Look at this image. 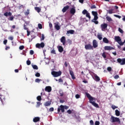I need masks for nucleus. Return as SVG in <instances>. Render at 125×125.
<instances>
[{
  "label": "nucleus",
  "mask_w": 125,
  "mask_h": 125,
  "mask_svg": "<svg viewBox=\"0 0 125 125\" xmlns=\"http://www.w3.org/2000/svg\"><path fill=\"white\" fill-rule=\"evenodd\" d=\"M51 53H52V54H56V52H55V50L53 49V50L51 51Z\"/></svg>",
  "instance_id": "nucleus-51"
},
{
  "label": "nucleus",
  "mask_w": 125,
  "mask_h": 125,
  "mask_svg": "<svg viewBox=\"0 0 125 125\" xmlns=\"http://www.w3.org/2000/svg\"><path fill=\"white\" fill-rule=\"evenodd\" d=\"M45 91H47V92H51V90H52V89L51 87L50 86H46L45 88Z\"/></svg>",
  "instance_id": "nucleus-15"
},
{
  "label": "nucleus",
  "mask_w": 125,
  "mask_h": 125,
  "mask_svg": "<svg viewBox=\"0 0 125 125\" xmlns=\"http://www.w3.org/2000/svg\"><path fill=\"white\" fill-rule=\"evenodd\" d=\"M62 74L61 71H53L51 72V75L53 76L54 78H57V77H60Z\"/></svg>",
  "instance_id": "nucleus-3"
},
{
  "label": "nucleus",
  "mask_w": 125,
  "mask_h": 125,
  "mask_svg": "<svg viewBox=\"0 0 125 125\" xmlns=\"http://www.w3.org/2000/svg\"><path fill=\"white\" fill-rule=\"evenodd\" d=\"M69 8H70V6L69 5H66L62 9V12L64 13L66 12L68 9H69Z\"/></svg>",
  "instance_id": "nucleus-13"
},
{
  "label": "nucleus",
  "mask_w": 125,
  "mask_h": 125,
  "mask_svg": "<svg viewBox=\"0 0 125 125\" xmlns=\"http://www.w3.org/2000/svg\"><path fill=\"white\" fill-rule=\"evenodd\" d=\"M90 8H91V9H94L96 8V5H93L91 6Z\"/></svg>",
  "instance_id": "nucleus-41"
},
{
  "label": "nucleus",
  "mask_w": 125,
  "mask_h": 125,
  "mask_svg": "<svg viewBox=\"0 0 125 125\" xmlns=\"http://www.w3.org/2000/svg\"><path fill=\"white\" fill-rule=\"evenodd\" d=\"M97 19H98V16H94V18L93 20H94V21H96V20H97Z\"/></svg>",
  "instance_id": "nucleus-52"
},
{
  "label": "nucleus",
  "mask_w": 125,
  "mask_h": 125,
  "mask_svg": "<svg viewBox=\"0 0 125 125\" xmlns=\"http://www.w3.org/2000/svg\"><path fill=\"white\" fill-rule=\"evenodd\" d=\"M44 34H42V37H41V42L42 41H43L44 40Z\"/></svg>",
  "instance_id": "nucleus-40"
},
{
  "label": "nucleus",
  "mask_w": 125,
  "mask_h": 125,
  "mask_svg": "<svg viewBox=\"0 0 125 125\" xmlns=\"http://www.w3.org/2000/svg\"><path fill=\"white\" fill-rule=\"evenodd\" d=\"M88 13L87 10L84 9L82 13L83 14V15H85V14H87Z\"/></svg>",
  "instance_id": "nucleus-33"
},
{
  "label": "nucleus",
  "mask_w": 125,
  "mask_h": 125,
  "mask_svg": "<svg viewBox=\"0 0 125 125\" xmlns=\"http://www.w3.org/2000/svg\"><path fill=\"white\" fill-rule=\"evenodd\" d=\"M24 47V45H21L19 47V49H20V50H23Z\"/></svg>",
  "instance_id": "nucleus-42"
},
{
  "label": "nucleus",
  "mask_w": 125,
  "mask_h": 125,
  "mask_svg": "<svg viewBox=\"0 0 125 125\" xmlns=\"http://www.w3.org/2000/svg\"><path fill=\"white\" fill-rule=\"evenodd\" d=\"M58 48L59 52H63L64 49H63V47H62V46H58Z\"/></svg>",
  "instance_id": "nucleus-19"
},
{
  "label": "nucleus",
  "mask_w": 125,
  "mask_h": 125,
  "mask_svg": "<svg viewBox=\"0 0 125 125\" xmlns=\"http://www.w3.org/2000/svg\"><path fill=\"white\" fill-rule=\"evenodd\" d=\"M67 113H68V114H72V111L70 109H69L67 111Z\"/></svg>",
  "instance_id": "nucleus-60"
},
{
  "label": "nucleus",
  "mask_w": 125,
  "mask_h": 125,
  "mask_svg": "<svg viewBox=\"0 0 125 125\" xmlns=\"http://www.w3.org/2000/svg\"><path fill=\"white\" fill-rule=\"evenodd\" d=\"M86 96L88 98L89 100V103L92 104L94 107H95V108H99V105H98V104H97L95 103V98L93 97L89 94L88 93H86Z\"/></svg>",
  "instance_id": "nucleus-1"
},
{
  "label": "nucleus",
  "mask_w": 125,
  "mask_h": 125,
  "mask_svg": "<svg viewBox=\"0 0 125 125\" xmlns=\"http://www.w3.org/2000/svg\"><path fill=\"white\" fill-rule=\"evenodd\" d=\"M69 74L71 76V78L72 80H76V77H75V75H74V72L72 70H69Z\"/></svg>",
  "instance_id": "nucleus-14"
},
{
  "label": "nucleus",
  "mask_w": 125,
  "mask_h": 125,
  "mask_svg": "<svg viewBox=\"0 0 125 125\" xmlns=\"http://www.w3.org/2000/svg\"><path fill=\"white\" fill-rule=\"evenodd\" d=\"M40 118L39 117H35L33 119V122L34 123H38V122H40Z\"/></svg>",
  "instance_id": "nucleus-17"
},
{
  "label": "nucleus",
  "mask_w": 125,
  "mask_h": 125,
  "mask_svg": "<svg viewBox=\"0 0 125 125\" xmlns=\"http://www.w3.org/2000/svg\"><path fill=\"white\" fill-rule=\"evenodd\" d=\"M117 61L120 65H125V58H119L117 60Z\"/></svg>",
  "instance_id": "nucleus-5"
},
{
  "label": "nucleus",
  "mask_w": 125,
  "mask_h": 125,
  "mask_svg": "<svg viewBox=\"0 0 125 125\" xmlns=\"http://www.w3.org/2000/svg\"><path fill=\"white\" fill-rule=\"evenodd\" d=\"M37 99L38 101H42V96H38L37 97Z\"/></svg>",
  "instance_id": "nucleus-36"
},
{
  "label": "nucleus",
  "mask_w": 125,
  "mask_h": 125,
  "mask_svg": "<svg viewBox=\"0 0 125 125\" xmlns=\"http://www.w3.org/2000/svg\"><path fill=\"white\" fill-rule=\"evenodd\" d=\"M114 79H115V80H117L118 79H119V78H120V76H119V75H115L114 77Z\"/></svg>",
  "instance_id": "nucleus-56"
},
{
  "label": "nucleus",
  "mask_w": 125,
  "mask_h": 125,
  "mask_svg": "<svg viewBox=\"0 0 125 125\" xmlns=\"http://www.w3.org/2000/svg\"><path fill=\"white\" fill-rule=\"evenodd\" d=\"M107 27H108V24L105 23H104L101 25V28L102 29V31H104V30H106V29H107Z\"/></svg>",
  "instance_id": "nucleus-9"
},
{
  "label": "nucleus",
  "mask_w": 125,
  "mask_h": 125,
  "mask_svg": "<svg viewBox=\"0 0 125 125\" xmlns=\"http://www.w3.org/2000/svg\"><path fill=\"white\" fill-rule=\"evenodd\" d=\"M120 114L121 113H120V111L118 109H116L115 110V115H116V116H117V117H119V116H120Z\"/></svg>",
  "instance_id": "nucleus-25"
},
{
  "label": "nucleus",
  "mask_w": 125,
  "mask_h": 125,
  "mask_svg": "<svg viewBox=\"0 0 125 125\" xmlns=\"http://www.w3.org/2000/svg\"><path fill=\"white\" fill-rule=\"evenodd\" d=\"M92 14L93 16H97L98 15V13L96 11H92Z\"/></svg>",
  "instance_id": "nucleus-30"
},
{
  "label": "nucleus",
  "mask_w": 125,
  "mask_h": 125,
  "mask_svg": "<svg viewBox=\"0 0 125 125\" xmlns=\"http://www.w3.org/2000/svg\"><path fill=\"white\" fill-rule=\"evenodd\" d=\"M23 29L24 30H26V31H28V30H29V28L26 27V24L23 25Z\"/></svg>",
  "instance_id": "nucleus-47"
},
{
  "label": "nucleus",
  "mask_w": 125,
  "mask_h": 125,
  "mask_svg": "<svg viewBox=\"0 0 125 125\" xmlns=\"http://www.w3.org/2000/svg\"><path fill=\"white\" fill-rule=\"evenodd\" d=\"M107 71H108V72H111V71H112V67H108L107 68Z\"/></svg>",
  "instance_id": "nucleus-46"
},
{
  "label": "nucleus",
  "mask_w": 125,
  "mask_h": 125,
  "mask_svg": "<svg viewBox=\"0 0 125 125\" xmlns=\"http://www.w3.org/2000/svg\"><path fill=\"white\" fill-rule=\"evenodd\" d=\"M62 112V113H64L65 112V109H64V105H61L58 108V113H60V112Z\"/></svg>",
  "instance_id": "nucleus-8"
},
{
  "label": "nucleus",
  "mask_w": 125,
  "mask_h": 125,
  "mask_svg": "<svg viewBox=\"0 0 125 125\" xmlns=\"http://www.w3.org/2000/svg\"><path fill=\"white\" fill-rule=\"evenodd\" d=\"M97 38H98V39L100 41H101V40H102V39H103V38L102 37V35H100V34H98Z\"/></svg>",
  "instance_id": "nucleus-28"
},
{
  "label": "nucleus",
  "mask_w": 125,
  "mask_h": 125,
  "mask_svg": "<svg viewBox=\"0 0 125 125\" xmlns=\"http://www.w3.org/2000/svg\"><path fill=\"white\" fill-rule=\"evenodd\" d=\"M95 125H100V122L99 121H96L95 123Z\"/></svg>",
  "instance_id": "nucleus-57"
},
{
  "label": "nucleus",
  "mask_w": 125,
  "mask_h": 125,
  "mask_svg": "<svg viewBox=\"0 0 125 125\" xmlns=\"http://www.w3.org/2000/svg\"><path fill=\"white\" fill-rule=\"evenodd\" d=\"M90 125H94V123L93 122V120H90Z\"/></svg>",
  "instance_id": "nucleus-61"
},
{
  "label": "nucleus",
  "mask_w": 125,
  "mask_h": 125,
  "mask_svg": "<svg viewBox=\"0 0 125 125\" xmlns=\"http://www.w3.org/2000/svg\"><path fill=\"white\" fill-rule=\"evenodd\" d=\"M63 108L64 109V110H67V109H69V106H67V105H63Z\"/></svg>",
  "instance_id": "nucleus-55"
},
{
  "label": "nucleus",
  "mask_w": 125,
  "mask_h": 125,
  "mask_svg": "<svg viewBox=\"0 0 125 125\" xmlns=\"http://www.w3.org/2000/svg\"><path fill=\"white\" fill-rule=\"evenodd\" d=\"M118 31L119 32L121 33V34H124V30H123V29H121V28H118Z\"/></svg>",
  "instance_id": "nucleus-35"
},
{
  "label": "nucleus",
  "mask_w": 125,
  "mask_h": 125,
  "mask_svg": "<svg viewBox=\"0 0 125 125\" xmlns=\"http://www.w3.org/2000/svg\"><path fill=\"white\" fill-rule=\"evenodd\" d=\"M106 19L107 21H108V22H111V21H112V18H111L110 17H106Z\"/></svg>",
  "instance_id": "nucleus-32"
},
{
  "label": "nucleus",
  "mask_w": 125,
  "mask_h": 125,
  "mask_svg": "<svg viewBox=\"0 0 125 125\" xmlns=\"http://www.w3.org/2000/svg\"><path fill=\"white\" fill-rule=\"evenodd\" d=\"M59 83H63V80L62 79L60 78L59 79Z\"/></svg>",
  "instance_id": "nucleus-63"
},
{
  "label": "nucleus",
  "mask_w": 125,
  "mask_h": 125,
  "mask_svg": "<svg viewBox=\"0 0 125 125\" xmlns=\"http://www.w3.org/2000/svg\"><path fill=\"white\" fill-rule=\"evenodd\" d=\"M55 28L57 30V31H59V30H60V26L57 23L55 24Z\"/></svg>",
  "instance_id": "nucleus-26"
},
{
  "label": "nucleus",
  "mask_w": 125,
  "mask_h": 125,
  "mask_svg": "<svg viewBox=\"0 0 125 125\" xmlns=\"http://www.w3.org/2000/svg\"><path fill=\"white\" fill-rule=\"evenodd\" d=\"M75 33V31L73 30H69L67 31L66 34H70L71 35H73Z\"/></svg>",
  "instance_id": "nucleus-24"
},
{
  "label": "nucleus",
  "mask_w": 125,
  "mask_h": 125,
  "mask_svg": "<svg viewBox=\"0 0 125 125\" xmlns=\"http://www.w3.org/2000/svg\"><path fill=\"white\" fill-rule=\"evenodd\" d=\"M115 17H117V18H119V19H121L122 18V17L121 16H119L118 15H114Z\"/></svg>",
  "instance_id": "nucleus-48"
},
{
  "label": "nucleus",
  "mask_w": 125,
  "mask_h": 125,
  "mask_svg": "<svg viewBox=\"0 0 125 125\" xmlns=\"http://www.w3.org/2000/svg\"><path fill=\"white\" fill-rule=\"evenodd\" d=\"M92 22H94V23H95V24H98V21H92Z\"/></svg>",
  "instance_id": "nucleus-64"
},
{
  "label": "nucleus",
  "mask_w": 125,
  "mask_h": 125,
  "mask_svg": "<svg viewBox=\"0 0 125 125\" xmlns=\"http://www.w3.org/2000/svg\"><path fill=\"white\" fill-rule=\"evenodd\" d=\"M59 93L61 97H63V96H64V92H63L62 90V89L59 90Z\"/></svg>",
  "instance_id": "nucleus-16"
},
{
  "label": "nucleus",
  "mask_w": 125,
  "mask_h": 125,
  "mask_svg": "<svg viewBox=\"0 0 125 125\" xmlns=\"http://www.w3.org/2000/svg\"><path fill=\"white\" fill-rule=\"evenodd\" d=\"M38 28L39 29H42V25L41 23H39Z\"/></svg>",
  "instance_id": "nucleus-38"
},
{
  "label": "nucleus",
  "mask_w": 125,
  "mask_h": 125,
  "mask_svg": "<svg viewBox=\"0 0 125 125\" xmlns=\"http://www.w3.org/2000/svg\"><path fill=\"white\" fill-rule=\"evenodd\" d=\"M35 9L36 11H37V12H38V13H40V12H41V8L40 7H35Z\"/></svg>",
  "instance_id": "nucleus-27"
},
{
  "label": "nucleus",
  "mask_w": 125,
  "mask_h": 125,
  "mask_svg": "<svg viewBox=\"0 0 125 125\" xmlns=\"http://www.w3.org/2000/svg\"><path fill=\"white\" fill-rule=\"evenodd\" d=\"M103 41L104 43H109V40L106 37L103 38Z\"/></svg>",
  "instance_id": "nucleus-18"
},
{
  "label": "nucleus",
  "mask_w": 125,
  "mask_h": 125,
  "mask_svg": "<svg viewBox=\"0 0 125 125\" xmlns=\"http://www.w3.org/2000/svg\"><path fill=\"white\" fill-rule=\"evenodd\" d=\"M61 42H62L63 45H65L66 44V38L65 36H62L61 39Z\"/></svg>",
  "instance_id": "nucleus-10"
},
{
  "label": "nucleus",
  "mask_w": 125,
  "mask_h": 125,
  "mask_svg": "<svg viewBox=\"0 0 125 125\" xmlns=\"http://www.w3.org/2000/svg\"><path fill=\"white\" fill-rule=\"evenodd\" d=\"M102 56L104 58H106V54H105V52H104L103 54H102Z\"/></svg>",
  "instance_id": "nucleus-53"
},
{
  "label": "nucleus",
  "mask_w": 125,
  "mask_h": 125,
  "mask_svg": "<svg viewBox=\"0 0 125 125\" xmlns=\"http://www.w3.org/2000/svg\"><path fill=\"white\" fill-rule=\"evenodd\" d=\"M110 122L111 123H118V124H121V120H120V118L115 117L113 116L110 118Z\"/></svg>",
  "instance_id": "nucleus-2"
},
{
  "label": "nucleus",
  "mask_w": 125,
  "mask_h": 125,
  "mask_svg": "<svg viewBox=\"0 0 125 125\" xmlns=\"http://www.w3.org/2000/svg\"><path fill=\"white\" fill-rule=\"evenodd\" d=\"M27 36L28 37V36H30V34H31V32L29 31L28 30H27Z\"/></svg>",
  "instance_id": "nucleus-59"
},
{
  "label": "nucleus",
  "mask_w": 125,
  "mask_h": 125,
  "mask_svg": "<svg viewBox=\"0 0 125 125\" xmlns=\"http://www.w3.org/2000/svg\"><path fill=\"white\" fill-rule=\"evenodd\" d=\"M41 81L42 80L37 78L35 80V83H40Z\"/></svg>",
  "instance_id": "nucleus-44"
},
{
  "label": "nucleus",
  "mask_w": 125,
  "mask_h": 125,
  "mask_svg": "<svg viewBox=\"0 0 125 125\" xmlns=\"http://www.w3.org/2000/svg\"><path fill=\"white\" fill-rule=\"evenodd\" d=\"M3 43L4 44H6L7 43V40H5L4 41H3Z\"/></svg>",
  "instance_id": "nucleus-62"
},
{
  "label": "nucleus",
  "mask_w": 125,
  "mask_h": 125,
  "mask_svg": "<svg viewBox=\"0 0 125 125\" xmlns=\"http://www.w3.org/2000/svg\"><path fill=\"white\" fill-rule=\"evenodd\" d=\"M70 13L71 14H75V13H76V9H75V8H72L71 9H70Z\"/></svg>",
  "instance_id": "nucleus-22"
},
{
  "label": "nucleus",
  "mask_w": 125,
  "mask_h": 125,
  "mask_svg": "<svg viewBox=\"0 0 125 125\" xmlns=\"http://www.w3.org/2000/svg\"><path fill=\"white\" fill-rule=\"evenodd\" d=\"M29 14H30V10L27 9V11L25 12H24V15H25V16H28Z\"/></svg>",
  "instance_id": "nucleus-29"
},
{
  "label": "nucleus",
  "mask_w": 125,
  "mask_h": 125,
  "mask_svg": "<svg viewBox=\"0 0 125 125\" xmlns=\"http://www.w3.org/2000/svg\"><path fill=\"white\" fill-rule=\"evenodd\" d=\"M105 50H112L115 49V48L111 47V46H104Z\"/></svg>",
  "instance_id": "nucleus-12"
},
{
  "label": "nucleus",
  "mask_w": 125,
  "mask_h": 125,
  "mask_svg": "<svg viewBox=\"0 0 125 125\" xmlns=\"http://www.w3.org/2000/svg\"><path fill=\"white\" fill-rule=\"evenodd\" d=\"M114 40L120 45H124V43L122 42V39H121L120 36H115Z\"/></svg>",
  "instance_id": "nucleus-4"
},
{
  "label": "nucleus",
  "mask_w": 125,
  "mask_h": 125,
  "mask_svg": "<svg viewBox=\"0 0 125 125\" xmlns=\"http://www.w3.org/2000/svg\"><path fill=\"white\" fill-rule=\"evenodd\" d=\"M114 10L113 9H110L108 10V13L109 14H112L113 13V11Z\"/></svg>",
  "instance_id": "nucleus-45"
},
{
  "label": "nucleus",
  "mask_w": 125,
  "mask_h": 125,
  "mask_svg": "<svg viewBox=\"0 0 125 125\" xmlns=\"http://www.w3.org/2000/svg\"><path fill=\"white\" fill-rule=\"evenodd\" d=\"M35 76L39 78V77H41V74H40V73H39V72H37L35 74Z\"/></svg>",
  "instance_id": "nucleus-39"
},
{
  "label": "nucleus",
  "mask_w": 125,
  "mask_h": 125,
  "mask_svg": "<svg viewBox=\"0 0 125 125\" xmlns=\"http://www.w3.org/2000/svg\"><path fill=\"white\" fill-rule=\"evenodd\" d=\"M32 67L34 70H38L39 67H38V66L37 65H32Z\"/></svg>",
  "instance_id": "nucleus-31"
},
{
  "label": "nucleus",
  "mask_w": 125,
  "mask_h": 125,
  "mask_svg": "<svg viewBox=\"0 0 125 125\" xmlns=\"http://www.w3.org/2000/svg\"><path fill=\"white\" fill-rule=\"evenodd\" d=\"M94 80L96 81V82H99L100 81V78H99V77H98V76L97 75H94Z\"/></svg>",
  "instance_id": "nucleus-21"
},
{
  "label": "nucleus",
  "mask_w": 125,
  "mask_h": 125,
  "mask_svg": "<svg viewBox=\"0 0 125 125\" xmlns=\"http://www.w3.org/2000/svg\"><path fill=\"white\" fill-rule=\"evenodd\" d=\"M93 47L94 48H96V47H98V43H97V41L96 40L93 41Z\"/></svg>",
  "instance_id": "nucleus-11"
},
{
  "label": "nucleus",
  "mask_w": 125,
  "mask_h": 125,
  "mask_svg": "<svg viewBox=\"0 0 125 125\" xmlns=\"http://www.w3.org/2000/svg\"><path fill=\"white\" fill-rule=\"evenodd\" d=\"M36 47H37V48H43V47H44V43L43 42H41V43H38L36 44Z\"/></svg>",
  "instance_id": "nucleus-7"
},
{
  "label": "nucleus",
  "mask_w": 125,
  "mask_h": 125,
  "mask_svg": "<svg viewBox=\"0 0 125 125\" xmlns=\"http://www.w3.org/2000/svg\"><path fill=\"white\" fill-rule=\"evenodd\" d=\"M86 17H87L89 20L91 18V17H90V14H89V12L88 13L86 14Z\"/></svg>",
  "instance_id": "nucleus-34"
},
{
  "label": "nucleus",
  "mask_w": 125,
  "mask_h": 125,
  "mask_svg": "<svg viewBox=\"0 0 125 125\" xmlns=\"http://www.w3.org/2000/svg\"><path fill=\"white\" fill-rule=\"evenodd\" d=\"M8 20H10V21H13L14 20V17L13 16L10 17L9 19Z\"/></svg>",
  "instance_id": "nucleus-43"
},
{
  "label": "nucleus",
  "mask_w": 125,
  "mask_h": 125,
  "mask_svg": "<svg viewBox=\"0 0 125 125\" xmlns=\"http://www.w3.org/2000/svg\"><path fill=\"white\" fill-rule=\"evenodd\" d=\"M30 54L31 55H33L34 54V51L33 50H31L30 51Z\"/></svg>",
  "instance_id": "nucleus-58"
},
{
  "label": "nucleus",
  "mask_w": 125,
  "mask_h": 125,
  "mask_svg": "<svg viewBox=\"0 0 125 125\" xmlns=\"http://www.w3.org/2000/svg\"><path fill=\"white\" fill-rule=\"evenodd\" d=\"M75 97H76V99H79V98H80V97H81V96L79 94H76L75 95Z\"/></svg>",
  "instance_id": "nucleus-54"
},
{
  "label": "nucleus",
  "mask_w": 125,
  "mask_h": 125,
  "mask_svg": "<svg viewBox=\"0 0 125 125\" xmlns=\"http://www.w3.org/2000/svg\"><path fill=\"white\" fill-rule=\"evenodd\" d=\"M51 105V102L49 101L45 102L44 104V106H45V107L50 106Z\"/></svg>",
  "instance_id": "nucleus-20"
},
{
  "label": "nucleus",
  "mask_w": 125,
  "mask_h": 125,
  "mask_svg": "<svg viewBox=\"0 0 125 125\" xmlns=\"http://www.w3.org/2000/svg\"><path fill=\"white\" fill-rule=\"evenodd\" d=\"M49 112H53L54 111V108L53 107H51L49 109Z\"/></svg>",
  "instance_id": "nucleus-50"
},
{
  "label": "nucleus",
  "mask_w": 125,
  "mask_h": 125,
  "mask_svg": "<svg viewBox=\"0 0 125 125\" xmlns=\"http://www.w3.org/2000/svg\"><path fill=\"white\" fill-rule=\"evenodd\" d=\"M26 63H27V65H31V61L27 60L26 61Z\"/></svg>",
  "instance_id": "nucleus-49"
},
{
  "label": "nucleus",
  "mask_w": 125,
  "mask_h": 125,
  "mask_svg": "<svg viewBox=\"0 0 125 125\" xmlns=\"http://www.w3.org/2000/svg\"><path fill=\"white\" fill-rule=\"evenodd\" d=\"M111 107L113 109V110H115V109H118V106H116V105H112L111 106Z\"/></svg>",
  "instance_id": "nucleus-37"
},
{
  "label": "nucleus",
  "mask_w": 125,
  "mask_h": 125,
  "mask_svg": "<svg viewBox=\"0 0 125 125\" xmlns=\"http://www.w3.org/2000/svg\"><path fill=\"white\" fill-rule=\"evenodd\" d=\"M11 15H12V14L11 13V12H5L4 13V16L7 17V16H11Z\"/></svg>",
  "instance_id": "nucleus-23"
},
{
  "label": "nucleus",
  "mask_w": 125,
  "mask_h": 125,
  "mask_svg": "<svg viewBox=\"0 0 125 125\" xmlns=\"http://www.w3.org/2000/svg\"><path fill=\"white\" fill-rule=\"evenodd\" d=\"M85 49H86V50H91V49H93V46L90 43L85 44Z\"/></svg>",
  "instance_id": "nucleus-6"
}]
</instances>
